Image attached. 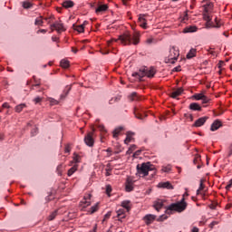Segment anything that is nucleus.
<instances>
[{"label":"nucleus","mask_w":232,"mask_h":232,"mask_svg":"<svg viewBox=\"0 0 232 232\" xmlns=\"http://www.w3.org/2000/svg\"><path fill=\"white\" fill-rule=\"evenodd\" d=\"M140 33H131L125 32L122 34L119 35L118 41L121 42L122 45H138L140 43Z\"/></svg>","instance_id":"1"},{"label":"nucleus","mask_w":232,"mask_h":232,"mask_svg":"<svg viewBox=\"0 0 232 232\" xmlns=\"http://www.w3.org/2000/svg\"><path fill=\"white\" fill-rule=\"evenodd\" d=\"M188 193L186 192L185 194H183V198L181 199V201L176 202L175 204H171L169 205V208H167L166 212L167 213H171L173 212V210H175L176 212H184V210H186V208L188 207L187 202L185 201V197H188Z\"/></svg>","instance_id":"2"},{"label":"nucleus","mask_w":232,"mask_h":232,"mask_svg":"<svg viewBox=\"0 0 232 232\" xmlns=\"http://www.w3.org/2000/svg\"><path fill=\"white\" fill-rule=\"evenodd\" d=\"M154 169L155 167L153 164L150 163V161L147 163L137 164V175L142 178L149 176L150 171Z\"/></svg>","instance_id":"3"},{"label":"nucleus","mask_w":232,"mask_h":232,"mask_svg":"<svg viewBox=\"0 0 232 232\" xmlns=\"http://www.w3.org/2000/svg\"><path fill=\"white\" fill-rule=\"evenodd\" d=\"M155 73L156 70L154 67L140 68V70H139L137 72H133L132 76H134L135 78H139L140 81H142V78H144V76H147L148 78H153Z\"/></svg>","instance_id":"4"},{"label":"nucleus","mask_w":232,"mask_h":232,"mask_svg":"<svg viewBox=\"0 0 232 232\" xmlns=\"http://www.w3.org/2000/svg\"><path fill=\"white\" fill-rule=\"evenodd\" d=\"M179 56V48H177V46H172L169 49V53L167 59H165V63H170L171 64H174L175 62L178 60Z\"/></svg>","instance_id":"5"},{"label":"nucleus","mask_w":232,"mask_h":232,"mask_svg":"<svg viewBox=\"0 0 232 232\" xmlns=\"http://www.w3.org/2000/svg\"><path fill=\"white\" fill-rule=\"evenodd\" d=\"M50 28L52 32H53L55 29V31H57L58 34H62V32L66 31L65 27L63 26V24H62L61 21L54 22L50 25Z\"/></svg>","instance_id":"6"},{"label":"nucleus","mask_w":232,"mask_h":232,"mask_svg":"<svg viewBox=\"0 0 232 232\" xmlns=\"http://www.w3.org/2000/svg\"><path fill=\"white\" fill-rule=\"evenodd\" d=\"M92 198L91 194H88L87 197H84V198L80 202V208L82 210L86 209V208L90 207L92 202L90 201Z\"/></svg>","instance_id":"7"},{"label":"nucleus","mask_w":232,"mask_h":232,"mask_svg":"<svg viewBox=\"0 0 232 232\" xmlns=\"http://www.w3.org/2000/svg\"><path fill=\"white\" fill-rule=\"evenodd\" d=\"M84 142L89 147H93L94 140H93V131H90L85 137H84Z\"/></svg>","instance_id":"8"},{"label":"nucleus","mask_w":232,"mask_h":232,"mask_svg":"<svg viewBox=\"0 0 232 232\" xmlns=\"http://www.w3.org/2000/svg\"><path fill=\"white\" fill-rule=\"evenodd\" d=\"M222 122L219 120H216V121H214L210 127V130H212V132H215V130H219L220 127H222Z\"/></svg>","instance_id":"9"},{"label":"nucleus","mask_w":232,"mask_h":232,"mask_svg":"<svg viewBox=\"0 0 232 232\" xmlns=\"http://www.w3.org/2000/svg\"><path fill=\"white\" fill-rule=\"evenodd\" d=\"M208 120V117H201L197 120V121L194 123V127H202L205 122Z\"/></svg>","instance_id":"10"},{"label":"nucleus","mask_w":232,"mask_h":232,"mask_svg":"<svg viewBox=\"0 0 232 232\" xmlns=\"http://www.w3.org/2000/svg\"><path fill=\"white\" fill-rule=\"evenodd\" d=\"M146 15L144 14H140L139 16V23L141 28L146 29L147 28V21H146Z\"/></svg>","instance_id":"11"},{"label":"nucleus","mask_w":232,"mask_h":232,"mask_svg":"<svg viewBox=\"0 0 232 232\" xmlns=\"http://www.w3.org/2000/svg\"><path fill=\"white\" fill-rule=\"evenodd\" d=\"M163 205H164L163 199H157V201L154 202L153 207L159 212L161 209V208L163 207Z\"/></svg>","instance_id":"12"},{"label":"nucleus","mask_w":232,"mask_h":232,"mask_svg":"<svg viewBox=\"0 0 232 232\" xmlns=\"http://www.w3.org/2000/svg\"><path fill=\"white\" fill-rule=\"evenodd\" d=\"M183 92L184 90L182 89V87H179V89H176L171 92L170 97L177 98L181 95Z\"/></svg>","instance_id":"13"},{"label":"nucleus","mask_w":232,"mask_h":232,"mask_svg":"<svg viewBox=\"0 0 232 232\" xmlns=\"http://www.w3.org/2000/svg\"><path fill=\"white\" fill-rule=\"evenodd\" d=\"M128 99L131 102L133 101H141L142 98L140 97V95L137 94V92H131V94H130L128 96Z\"/></svg>","instance_id":"14"},{"label":"nucleus","mask_w":232,"mask_h":232,"mask_svg":"<svg viewBox=\"0 0 232 232\" xmlns=\"http://www.w3.org/2000/svg\"><path fill=\"white\" fill-rule=\"evenodd\" d=\"M133 188V181L130 178H128L126 180V191H132Z\"/></svg>","instance_id":"15"},{"label":"nucleus","mask_w":232,"mask_h":232,"mask_svg":"<svg viewBox=\"0 0 232 232\" xmlns=\"http://www.w3.org/2000/svg\"><path fill=\"white\" fill-rule=\"evenodd\" d=\"M71 90H72V85L66 86L63 93L60 95V100H64V98L67 97L68 93H70Z\"/></svg>","instance_id":"16"},{"label":"nucleus","mask_w":232,"mask_h":232,"mask_svg":"<svg viewBox=\"0 0 232 232\" xmlns=\"http://www.w3.org/2000/svg\"><path fill=\"white\" fill-rule=\"evenodd\" d=\"M198 31L197 26H187L183 30V34H193L194 32Z\"/></svg>","instance_id":"17"},{"label":"nucleus","mask_w":232,"mask_h":232,"mask_svg":"<svg viewBox=\"0 0 232 232\" xmlns=\"http://www.w3.org/2000/svg\"><path fill=\"white\" fill-rule=\"evenodd\" d=\"M156 218L155 215H146L144 220L146 224H151Z\"/></svg>","instance_id":"18"},{"label":"nucleus","mask_w":232,"mask_h":232,"mask_svg":"<svg viewBox=\"0 0 232 232\" xmlns=\"http://www.w3.org/2000/svg\"><path fill=\"white\" fill-rule=\"evenodd\" d=\"M78 164H74L72 167H71V169L68 170L67 172V176L68 177H72L73 176V174L75 173V171L78 170Z\"/></svg>","instance_id":"19"},{"label":"nucleus","mask_w":232,"mask_h":232,"mask_svg":"<svg viewBox=\"0 0 232 232\" xmlns=\"http://www.w3.org/2000/svg\"><path fill=\"white\" fill-rule=\"evenodd\" d=\"M107 10H108V5H100L96 8L95 12L99 14V13L106 12Z\"/></svg>","instance_id":"20"},{"label":"nucleus","mask_w":232,"mask_h":232,"mask_svg":"<svg viewBox=\"0 0 232 232\" xmlns=\"http://www.w3.org/2000/svg\"><path fill=\"white\" fill-rule=\"evenodd\" d=\"M159 187L166 188V189H173V186L171 185L170 182H161V183H159Z\"/></svg>","instance_id":"21"},{"label":"nucleus","mask_w":232,"mask_h":232,"mask_svg":"<svg viewBox=\"0 0 232 232\" xmlns=\"http://www.w3.org/2000/svg\"><path fill=\"white\" fill-rule=\"evenodd\" d=\"M63 6L65 7V9H69L70 7L74 6V2L72 0H65L63 3Z\"/></svg>","instance_id":"22"},{"label":"nucleus","mask_w":232,"mask_h":232,"mask_svg":"<svg viewBox=\"0 0 232 232\" xmlns=\"http://www.w3.org/2000/svg\"><path fill=\"white\" fill-rule=\"evenodd\" d=\"M135 135L133 131H127L126 139L124 140V143L128 144L131 141L132 136Z\"/></svg>","instance_id":"23"},{"label":"nucleus","mask_w":232,"mask_h":232,"mask_svg":"<svg viewBox=\"0 0 232 232\" xmlns=\"http://www.w3.org/2000/svg\"><path fill=\"white\" fill-rule=\"evenodd\" d=\"M201 156L200 155H196L195 159H194V164L198 165L197 168L198 169H201Z\"/></svg>","instance_id":"24"},{"label":"nucleus","mask_w":232,"mask_h":232,"mask_svg":"<svg viewBox=\"0 0 232 232\" xmlns=\"http://www.w3.org/2000/svg\"><path fill=\"white\" fill-rule=\"evenodd\" d=\"M189 108L192 110V111H201L202 108L201 106L198 104V103H190V106Z\"/></svg>","instance_id":"25"},{"label":"nucleus","mask_w":232,"mask_h":232,"mask_svg":"<svg viewBox=\"0 0 232 232\" xmlns=\"http://www.w3.org/2000/svg\"><path fill=\"white\" fill-rule=\"evenodd\" d=\"M74 31L79 32V34H82L84 32V24H73Z\"/></svg>","instance_id":"26"},{"label":"nucleus","mask_w":232,"mask_h":232,"mask_svg":"<svg viewBox=\"0 0 232 232\" xmlns=\"http://www.w3.org/2000/svg\"><path fill=\"white\" fill-rule=\"evenodd\" d=\"M197 54V49H190L188 53L187 54V59H192V57H195Z\"/></svg>","instance_id":"27"},{"label":"nucleus","mask_w":232,"mask_h":232,"mask_svg":"<svg viewBox=\"0 0 232 232\" xmlns=\"http://www.w3.org/2000/svg\"><path fill=\"white\" fill-rule=\"evenodd\" d=\"M121 206L127 210V212H130L131 209L130 201H122Z\"/></svg>","instance_id":"28"},{"label":"nucleus","mask_w":232,"mask_h":232,"mask_svg":"<svg viewBox=\"0 0 232 232\" xmlns=\"http://www.w3.org/2000/svg\"><path fill=\"white\" fill-rule=\"evenodd\" d=\"M213 8H214L213 3H207V5H204V11L206 13H209L210 10H212Z\"/></svg>","instance_id":"29"},{"label":"nucleus","mask_w":232,"mask_h":232,"mask_svg":"<svg viewBox=\"0 0 232 232\" xmlns=\"http://www.w3.org/2000/svg\"><path fill=\"white\" fill-rule=\"evenodd\" d=\"M60 65H61V67H63V68H69V67H70V62H69V60L63 59V60H61V62H60Z\"/></svg>","instance_id":"30"},{"label":"nucleus","mask_w":232,"mask_h":232,"mask_svg":"<svg viewBox=\"0 0 232 232\" xmlns=\"http://www.w3.org/2000/svg\"><path fill=\"white\" fill-rule=\"evenodd\" d=\"M134 114H135V117H137V119H140V120L143 119L142 114H140V111L139 107L134 108Z\"/></svg>","instance_id":"31"},{"label":"nucleus","mask_w":232,"mask_h":232,"mask_svg":"<svg viewBox=\"0 0 232 232\" xmlns=\"http://www.w3.org/2000/svg\"><path fill=\"white\" fill-rule=\"evenodd\" d=\"M24 108H26V104L21 103V104L17 105V106L14 108V110H15L16 113H21V111H23V109H24Z\"/></svg>","instance_id":"32"},{"label":"nucleus","mask_w":232,"mask_h":232,"mask_svg":"<svg viewBox=\"0 0 232 232\" xmlns=\"http://www.w3.org/2000/svg\"><path fill=\"white\" fill-rule=\"evenodd\" d=\"M203 18L207 23L212 21V16H210V14L207 13V11H205V13L203 14Z\"/></svg>","instance_id":"33"},{"label":"nucleus","mask_w":232,"mask_h":232,"mask_svg":"<svg viewBox=\"0 0 232 232\" xmlns=\"http://www.w3.org/2000/svg\"><path fill=\"white\" fill-rule=\"evenodd\" d=\"M122 130H123V127L116 128V129L113 130V138H118L119 133H121Z\"/></svg>","instance_id":"34"},{"label":"nucleus","mask_w":232,"mask_h":232,"mask_svg":"<svg viewBox=\"0 0 232 232\" xmlns=\"http://www.w3.org/2000/svg\"><path fill=\"white\" fill-rule=\"evenodd\" d=\"M43 24H44V21L42 19V16H38V18H36L34 21V25L36 26H42Z\"/></svg>","instance_id":"35"},{"label":"nucleus","mask_w":232,"mask_h":232,"mask_svg":"<svg viewBox=\"0 0 232 232\" xmlns=\"http://www.w3.org/2000/svg\"><path fill=\"white\" fill-rule=\"evenodd\" d=\"M63 169V164H58L56 168V173L58 174V176H62Z\"/></svg>","instance_id":"36"},{"label":"nucleus","mask_w":232,"mask_h":232,"mask_svg":"<svg viewBox=\"0 0 232 232\" xmlns=\"http://www.w3.org/2000/svg\"><path fill=\"white\" fill-rule=\"evenodd\" d=\"M58 215V210H54L51 215H49L48 220L52 221L54 220L56 216Z\"/></svg>","instance_id":"37"},{"label":"nucleus","mask_w":232,"mask_h":232,"mask_svg":"<svg viewBox=\"0 0 232 232\" xmlns=\"http://www.w3.org/2000/svg\"><path fill=\"white\" fill-rule=\"evenodd\" d=\"M137 149V145L132 144L130 145V147L129 148V150H127V154H132L133 151H135V150Z\"/></svg>","instance_id":"38"},{"label":"nucleus","mask_w":232,"mask_h":232,"mask_svg":"<svg viewBox=\"0 0 232 232\" xmlns=\"http://www.w3.org/2000/svg\"><path fill=\"white\" fill-rule=\"evenodd\" d=\"M81 161V156L76 155L73 157L72 163H74V165H77Z\"/></svg>","instance_id":"39"},{"label":"nucleus","mask_w":232,"mask_h":232,"mask_svg":"<svg viewBox=\"0 0 232 232\" xmlns=\"http://www.w3.org/2000/svg\"><path fill=\"white\" fill-rule=\"evenodd\" d=\"M99 209V203L95 204L93 207L91 208V214H93L95 212H97V210Z\"/></svg>","instance_id":"40"},{"label":"nucleus","mask_w":232,"mask_h":232,"mask_svg":"<svg viewBox=\"0 0 232 232\" xmlns=\"http://www.w3.org/2000/svg\"><path fill=\"white\" fill-rule=\"evenodd\" d=\"M22 6H23V8H24L25 10H28V8H30V2H28V1L23 2Z\"/></svg>","instance_id":"41"},{"label":"nucleus","mask_w":232,"mask_h":232,"mask_svg":"<svg viewBox=\"0 0 232 232\" xmlns=\"http://www.w3.org/2000/svg\"><path fill=\"white\" fill-rule=\"evenodd\" d=\"M202 103H208L210 102V98L207 97V95L203 94V98H202Z\"/></svg>","instance_id":"42"},{"label":"nucleus","mask_w":232,"mask_h":232,"mask_svg":"<svg viewBox=\"0 0 232 232\" xmlns=\"http://www.w3.org/2000/svg\"><path fill=\"white\" fill-rule=\"evenodd\" d=\"M33 79L34 81V84H33V86H40V79H37L36 76H33Z\"/></svg>","instance_id":"43"},{"label":"nucleus","mask_w":232,"mask_h":232,"mask_svg":"<svg viewBox=\"0 0 232 232\" xmlns=\"http://www.w3.org/2000/svg\"><path fill=\"white\" fill-rule=\"evenodd\" d=\"M205 189V185H203V179L200 180L199 188L197 191V194L199 195V191Z\"/></svg>","instance_id":"44"},{"label":"nucleus","mask_w":232,"mask_h":232,"mask_svg":"<svg viewBox=\"0 0 232 232\" xmlns=\"http://www.w3.org/2000/svg\"><path fill=\"white\" fill-rule=\"evenodd\" d=\"M111 191H112L111 186V185H107V186H106V194H107L108 196H111Z\"/></svg>","instance_id":"45"},{"label":"nucleus","mask_w":232,"mask_h":232,"mask_svg":"<svg viewBox=\"0 0 232 232\" xmlns=\"http://www.w3.org/2000/svg\"><path fill=\"white\" fill-rule=\"evenodd\" d=\"M49 102L51 105H58V101L54 100V98H49Z\"/></svg>","instance_id":"46"},{"label":"nucleus","mask_w":232,"mask_h":232,"mask_svg":"<svg viewBox=\"0 0 232 232\" xmlns=\"http://www.w3.org/2000/svg\"><path fill=\"white\" fill-rule=\"evenodd\" d=\"M118 218H125V215H124V210H118Z\"/></svg>","instance_id":"47"},{"label":"nucleus","mask_w":232,"mask_h":232,"mask_svg":"<svg viewBox=\"0 0 232 232\" xmlns=\"http://www.w3.org/2000/svg\"><path fill=\"white\" fill-rule=\"evenodd\" d=\"M194 98H195V100H197V101H202L203 100V94L202 93H200V94H195L194 95Z\"/></svg>","instance_id":"48"},{"label":"nucleus","mask_w":232,"mask_h":232,"mask_svg":"<svg viewBox=\"0 0 232 232\" xmlns=\"http://www.w3.org/2000/svg\"><path fill=\"white\" fill-rule=\"evenodd\" d=\"M65 153L69 154L72 151V148L70 145H65L64 149Z\"/></svg>","instance_id":"49"},{"label":"nucleus","mask_w":232,"mask_h":232,"mask_svg":"<svg viewBox=\"0 0 232 232\" xmlns=\"http://www.w3.org/2000/svg\"><path fill=\"white\" fill-rule=\"evenodd\" d=\"M38 133V128L37 127H34L33 128V131H32V136H35Z\"/></svg>","instance_id":"50"},{"label":"nucleus","mask_w":232,"mask_h":232,"mask_svg":"<svg viewBox=\"0 0 232 232\" xmlns=\"http://www.w3.org/2000/svg\"><path fill=\"white\" fill-rule=\"evenodd\" d=\"M33 102H34V103H40V102H42V98H41V97H36V98H34V99L33 100Z\"/></svg>","instance_id":"51"},{"label":"nucleus","mask_w":232,"mask_h":232,"mask_svg":"<svg viewBox=\"0 0 232 232\" xmlns=\"http://www.w3.org/2000/svg\"><path fill=\"white\" fill-rule=\"evenodd\" d=\"M208 53H210V55L216 56V52L212 51V48L208 49Z\"/></svg>","instance_id":"52"},{"label":"nucleus","mask_w":232,"mask_h":232,"mask_svg":"<svg viewBox=\"0 0 232 232\" xmlns=\"http://www.w3.org/2000/svg\"><path fill=\"white\" fill-rule=\"evenodd\" d=\"M111 216V212L106 213V215H104V220H108V218H110Z\"/></svg>","instance_id":"53"},{"label":"nucleus","mask_w":232,"mask_h":232,"mask_svg":"<svg viewBox=\"0 0 232 232\" xmlns=\"http://www.w3.org/2000/svg\"><path fill=\"white\" fill-rule=\"evenodd\" d=\"M206 26H207V28H212V26H213L212 21L207 22Z\"/></svg>","instance_id":"54"},{"label":"nucleus","mask_w":232,"mask_h":232,"mask_svg":"<svg viewBox=\"0 0 232 232\" xmlns=\"http://www.w3.org/2000/svg\"><path fill=\"white\" fill-rule=\"evenodd\" d=\"M99 130H100L102 132H106V128L104 127V125H100V126H99Z\"/></svg>","instance_id":"55"},{"label":"nucleus","mask_w":232,"mask_h":232,"mask_svg":"<svg viewBox=\"0 0 232 232\" xmlns=\"http://www.w3.org/2000/svg\"><path fill=\"white\" fill-rule=\"evenodd\" d=\"M37 34H47V30L45 29L37 30Z\"/></svg>","instance_id":"56"},{"label":"nucleus","mask_w":232,"mask_h":232,"mask_svg":"<svg viewBox=\"0 0 232 232\" xmlns=\"http://www.w3.org/2000/svg\"><path fill=\"white\" fill-rule=\"evenodd\" d=\"M140 152H141V150H136V151L133 153V157H139V155H140Z\"/></svg>","instance_id":"57"},{"label":"nucleus","mask_w":232,"mask_h":232,"mask_svg":"<svg viewBox=\"0 0 232 232\" xmlns=\"http://www.w3.org/2000/svg\"><path fill=\"white\" fill-rule=\"evenodd\" d=\"M2 108L10 109V105L8 104V102H5V103H3Z\"/></svg>","instance_id":"58"},{"label":"nucleus","mask_w":232,"mask_h":232,"mask_svg":"<svg viewBox=\"0 0 232 232\" xmlns=\"http://www.w3.org/2000/svg\"><path fill=\"white\" fill-rule=\"evenodd\" d=\"M146 43H147V44H151L153 43V38H148Z\"/></svg>","instance_id":"59"},{"label":"nucleus","mask_w":232,"mask_h":232,"mask_svg":"<svg viewBox=\"0 0 232 232\" xmlns=\"http://www.w3.org/2000/svg\"><path fill=\"white\" fill-rule=\"evenodd\" d=\"M45 21H47L48 24L52 23L53 16H50L49 18H44Z\"/></svg>","instance_id":"60"},{"label":"nucleus","mask_w":232,"mask_h":232,"mask_svg":"<svg viewBox=\"0 0 232 232\" xmlns=\"http://www.w3.org/2000/svg\"><path fill=\"white\" fill-rule=\"evenodd\" d=\"M217 224H218V221H212V223L210 224V227L213 228V227Z\"/></svg>","instance_id":"61"},{"label":"nucleus","mask_w":232,"mask_h":232,"mask_svg":"<svg viewBox=\"0 0 232 232\" xmlns=\"http://www.w3.org/2000/svg\"><path fill=\"white\" fill-rule=\"evenodd\" d=\"M162 170L165 172H168L170 170V169H169V167H163Z\"/></svg>","instance_id":"62"},{"label":"nucleus","mask_w":232,"mask_h":232,"mask_svg":"<svg viewBox=\"0 0 232 232\" xmlns=\"http://www.w3.org/2000/svg\"><path fill=\"white\" fill-rule=\"evenodd\" d=\"M192 232H199V228H198V227H194Z\"/></svg>","instance_id":"63"},{"label":"nucleus","mask_w":232,"mask_h":232,"mask_svg":"<svg viewBox=\"0 0 232 232\" xmlns=\"http://www.w3.org/2000/svg\"><path fill=\"white\" fill-rule=\"evenodd\" d=\"M209 207H210L211 209H216L217 205L216 204H210Z\"/></svg>","instance_id":"64"}]
</instances>
